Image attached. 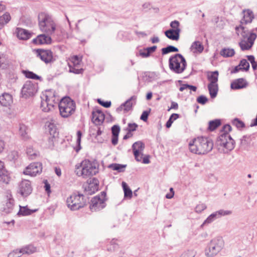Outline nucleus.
Wrapping results in <instances>:
<instances>
[{"label": "nucleus", "instance_id": "nucleus-35", "mask_svg": "<svg viewBox=\"0 0 257 257\" xmlns=\"http://www.w3.org/2000/svg\"><path fill=\"white\" fill-rule=\"evenodd\" d=\"M11 19V16L8 13H6L3 16L0 17V30L10 21Z\"/></svg>", "mask_w": 257, "mask_h": 257}, {"label": "nucleus", "instance_id": "nucleus-5", "mask_svg": "<svg viewBox=\"0 0 257 257\" xmlns=\"http://www.w3.org/2000/svg\"><path fill=\"white\" fill-rule=\"evenodd\" d=\"M59 109L60 115L63 118H67L74 113L75 103L69 97H64L59 103Z\"/></svg>", "mask_w": 257, "mask_h": 257}, {"label": "nucleus", "instance_id": "nucleus-39", "mask_svg": "<svg viewBox=\"0 0 257 257\" xmlns=\"http://www.w3.org/2000/svg\"><path fill=\"white\" fill-rule=\"evenodd\" d=\"M122 186L124 191V197L131 198L133 194L132 191L127 186V184L124 182H122Z\"/></svg>", "mask_w": 257, "mask_h": 257}, {"label": "nucleus", "instance_id": "nucleus-4", "mask_svg": "<svg viewBox=\"0 0 257 257\" xmlns=\"http://www.w3.org/2000/svg\"><path fill=\"white\" fill-rule=\"evenodd\" d=\"M234 141L227 133L220 135L216 142L218 151L222 153H228L234 148Z\"/></svg>", "mask_w": 257, "mask_h": 257}, {"label": "nucleus", "instance_id": "nucleus-56", "mask_svg": "<svg viewBox=\"0 0 257 257\" xmlns=\"http://www.w3.org/2000/svg\"><path fill=\"white\" fill-rule=\"evenodd\" d=\"M206 208V206L204 203L198 204L195 207V211L197 213H201Z\"/></svg>", "mask_w": 257, "mask_h": 257}, {"label": "nucleus", "instance_id": "nucleus-52", "mask_svg": "<svg viewBox=\"0 0 257 257\" xmlns=\"http://www.w3.org/2000/svg\"><path fill=\"white\" fill-rule=\"evenodd\" d=\"M232 124L236 126L237 128H242L244 126V123L238 118L234 119L232 121Z\"/></svg>", "mask_w": 257, "mask_h": 257}, {"label": "nucleus", "instance_id": "nucleus-53", "mask_svg": "<svg viewBox=\"0 0 257 257\" xmlns=\"http://www.w3.org/2000/svg\"><path fill=\"white\" fill-rule=\"evenodd\" d=\"M22 255L21 250L16 249L10 252L8 257H20Z\"/></svg>", "mask_w": 257, "mask_h": 257}, {"label": "nucleus", "instance_id": "nucleus-23", "mask_svg": "<svg viewBox=\"0 0 257 257\" xmlns=\"http://www.w3.org/2000/svg\"><path fill=\"white\" fill-rule=\"evenodd\" d=\"M13 103V98L9 93H4L0 96V104L6 107L11 105Z\"/></svg>", "mask_w": 257, "mask_h": 257}, {"label": "nucleus", "instance_id": "nucleus-34", "mask_svg": "<svg viewBox=\"0 0 257 257\" xmlns=\"http://www.w3.org/2000/svg\"><path fill=\"white\" fill-rule=\"evenodd\" d=\"M235 31L236 33L238 36L240 35L242 37V38L244 39L246 38V37H247V36H248L249 34V33H248L245 31L244 27H243L241 25L236 26L235 27Z\"/></svg>", "mask_w": 257, "mask_h": 257}, {"label": "nucleus", "instance_id": "nucleus-33", "mask_svg": "<svg viewBox=\"0 0 257 257\" xmlns=\"http://www.w3.org/2000/svg\"><path fill=\"white\" fill-rule=\"evenodd\" d=\"M22 254H31L35 252L36 250V247L32 245H28L20 249Z\"/></svg>", "mask_w": 257, "mask_h": 257}, {"label": "nucleus", "instance_id": "nucleus-1", "mask_svg": "<svg viewBox=\"0 0 257 257\" xmlns=\"http://www.w3.org/2000/svg\"><path fill=\"white\" fill-rule=\"evenodd\" d=\"M189 147L190 152L192 153L203 155L207 154L212 150L213 143L209 138L200 137L190 142Z\"/></svg>", "mask_w": 257, "mask_h": 257}, {"label": "nucleus", "instance_id": "nucleus-13", "mask_svg": "<svg viewBox=\"0 0 257 257\" xmlns=\"http://www.w3.org/2000/svg\"><path fill=\"white\" fill-rule=\"evenodd\" d=\"M256 38L255 33H250L246 38L243 39L239 43L241 49L243 51L249 50L252 46L254 41Z\"/></svg>", "mask_w": 257, "mask_h": 257}, {"label": "nucleus", "instance_id": "nucleus-27", "mask_svg": "<svg viewBox=\"0 0 257 257\" xmlns=\"http://www.w3.org/2000/svg\"><path fill=\"white\" fill-rule=\"evenodd\" d=\"M204 49L203 46L199 41H195L191 46L190 50L194 53H201Z\"/></svg>", "mask_w": 257, "mask_h": 257}, {"label": "nucleus", "instance_id": "nucleus-36", "mask_svg": "<svg viewBox=\"0 0 257 257\" xmlns=\"http://www.w3.org/2000/svg\"><path fill=\"white\" fill-rule=\"evenodd\" d=\"M218 78V72L217 71L212 72L208 75V79L210 83L209 84H217Z\"/></svg>", "mask_w": 257, "mask_h": 257}, {"label": "nucleus", "instance_id": "nucleus-22", "mask_svg": "<svg viewBox=\"0 0 257 257\" xmlns=\"http://www.w3.org/2000/svg\"><path fill=\"white\" fill-rule=\"evenodd\" d=\"M243 18L240 21L241 24H246L252 22L254 18V15L252 12L249 10H244L243 11Z\"/></svg>", "mask_w": 257, "mask_h": 257}, {"label": "nucleus", "instance_id": "nucleus-26", "mask_svg": "<svg viewBox=\"0 0 257 257\" xmlns=\"http://www.w3.org/2000/svg\"><path fill=\"white\" fill-rule=\"evenodd\" d=\"M20 209L17 213V215L20 216H27L31 215L32 213L35 212L37 209L31 210L29 209L27 206H21L19 205Z\"/></svg>", "mask_w": 257, "mask_h": 257}, {"label": "nucleus", "instance_id": "nucleus-54", "mask_svg": "<svg viewBox=\"0 0 257 257\" xmlns=\"http://www.w3.org/2000/svg\"><path fill=\"white\" fill-rule=\"evenodd\" d=\"M182 254L184 257H195L196 253L194 250L190 249L184 251Z\"/></svg>", "mask_w": 257, "mask_h": 257}, {"label": "nucleus", "instance_id": "nucleus-60", "mask_svg": "<svg viewBox=\"0 0 257 257\" xmlns=\"http://www.w3.org/2000/svg\"><path fill=\"white\" fill-rule=\"evenodd\" d=\"M137 127L138 125L135 123H129L128 124L127 130V131H129L132 133V132L136 131Z\"/></svg>", "mask_w": 257, "mask_h": 257}, {"label": "nucleus", "instance_id": "nucleus-21", "mask_svg": "<svg viewBox=\"0 0 257 257\" xmlns=\"http://www.w3.org/2000/svg\"><path fill=\"white\" fill-rule=\"evenodd\" d=\"M247 85L246 81L243 78H239L233 81L230 85L232 89H239L245 88Z\"/></svg>", "mask_w": 257, "mask_h": 257}, {"label": "nucleus", "instance_id": "nucleus-19", "mask_svg": "<svg viewBox=\"0 0 257 257\" xmlns=\"http://www.w3.org/2000/svg\"><path fill=\"white\" fill-rule=\"evenodd\" d=\"M55 122V119L52 118L51 120L47 121L45 124L46 129L49 132L50 135L52 136L53 138H54L58 134Z\"/></svg>", "mask_w": 257, "mask_h": 257}, {"label": "nucleus", "instance_id": "nucleus-63", "mask_svg": "<svg viewBox=\"0 0 257 257\" xmlns=\"http://www.w3.org/2000/svg\"><path fill=\"white\" fill-rule=\"evenodd\" d=\"M134 155L135 159L137 162H141L142 161L143 158V152H142L141 153H136V154H134Z\"/></svg>", "mask_w": 257, "mask_h": 257}, {"label": "nucleus", "instance_id": "nucleus-48", "mask_svg": "<svg viewBox=\"0 0 257 257\" xmlns=\"http://www.w3.org/2000/svg\"><path fill=\"white\" fill-rule=\"evenodd\" d=\"M7 65V61L4 53H0V67L4 68Z\"/></svg>", "mask_w": 257, "mask_h": 257}, {"label": "nucleus", "instance_id": "nucleus-51", "mask_svg": "<svg viewBox=\"0 0 257 257\" xmlns=\"http://www.w3.org/2000/svg\"><path fill=\"white\" fill-rule=\"evenodd\" d=\"M109 167L113 170H117L119 172H121L122 171V169L125 167V166L118 164H113L109 165Z\"/></svg>", "mask_w": 257, "mask_h": 257}, {"label": "nucleus", "instance_id": "nucleus-14", "mask_svg": "<svg viewBox=\"0 0 257 257\" xmlns=\"http://www.w3.org/2000/svg\"><path fill=\"white\" fill-rule=\"evenodd\" d=\"M32 191L30 182L28 180H23L19 184V192L24 197L29 195Z\"/></svg>", "mask_w": 257, "mask_h": 257}, {"label": "nucleus", "instance_id": "nucleus-42", "mask_svg": "<svg viewBox=\"0 0 257 257\" xmlns=\"http://www.w3.org/2000/svg\"><path fill=\"white\" fill-rule=\"evenodd\" d=\"M218 218L217 215L215 213V212L211 214L203 222L202 225H205L206 224H208L214 221L215 219Z\"/></svg>", "mask_w": 257, "mask_h": 257}, {"label": "nucleus", "instance_id": "nucleus-18", "mask_svg": "<svg viewBox=\"0 0 257 257\" xmlns=\"http://www.w3.org/2000/svg\"><path fill=\"white\" fill-rule=\"evenodd\" d=\"M50 36V35H48L45 33L39 35L36 38L33 40V43L37 45L51 44L52 39Z\"/></svg>", "mask_w": 257, "mask_h": 257}, {"label": "nucleus", "instance_id": "nucleus-41", "mask_svg": "<svg viewBox=\"0 0 257 257\" xmlns=\"http://www.w3.org/2000/svg\"><path fill=\"white\" fill-rule=\"evenodd\" d=\"M178 51V49L173 46L169 45L167 47L162 49V55H165L171 52H176Z\"/></svg>", "mask_w": 257, "mask_h": 257}, {"label": "nucleus", "instance_id": "nucleus-43", "mask_svg": "<svg viewBox=\"0 0 257 257\" xmlns=\"http://www.w3.org/2000/svg\"><path fill=\"white\" fill-rule=\"evenodd\" d=\"M81 58L77 56H73L70 59V64L73 66H79L81 64Z\"/></svg>", "mask_w": 257, "mask_h": 257}, {"label": "nucleus", "instance_id": "nucleus-40", "mask_svg": "<svg viewBox=\"0 0 257 257\" xmlns=\"http://www.w3.org/2000/svg\"><path fill=\"white\" fill-rule=\"evenodd\" d=\"M171 29L170 30L174 31L175 32L180 34L181 29L180 28V23L177 20L173 21L170 23Z\"/></svg>", "mask_w": 257, "mask_h": 257}, {"label": "nucleus", "instance_id": "nucleus-30", "mask_svg": "<svg viewBox=\"0 0 257 257\" xmlns=\"http://www.w3.org/2000/svg\"><path fill=\"white\" fill-rule=\"evenodd\" d=\"M220 55L224 57V58H227V57H231L234 56L235 54V51L233 49L231 48H223L220 51Z\"/></svg>", "mask_w": 257, "mask_h": 257}, {"label": "nucleus", "instance_id": "nucleus-6", "mask_svg": "<svg viewBox=\"0 0 257 257\" xmlns=\"http://www.w3.org/2000/svg\"><path fill=\"white\" fill-rule=\"evenodd\" d=\"M186 65L185 59L181 54H176L169 58L170 69L176 73H182Z\"/></svg>", "mask_w": 257, "mask_h": 257}, {"label": "nucleus", "instance_id": "nucleus-46", "mask_svg": "<svg viewBox=\"0 0 257 257\" xmlns=\"http://www.w3.org/2000/svg\"><path fill=\"white\" fill-rule=\"evenodd\" d=\"M69 67L70 72H72L75 74H80L83 72V69L82 68H79V66H73L71 64H69Z\"/></svg>", "mask_w": 257, "mask_h": 257}, {"label": "nucleus", "instance_id": "nucleus-45", "mask_svg": "<svg viewBox=\"0 0 257 257\" xmlns=\"http://www.w3.org/2000/svg\"><path fill=\"white\" fill-rule=\"evenodd\" d=\"M179 114L177 113H173L170 117L168 120L167 121L166 126L167 128L171 127L173 122L179 118Z\"/></svg>", "mask_w": 257, "mask_h": 257}, {"label": "nucleus", "instance_id": "nucleus-12", "mask_svg": "<svg viewBox=\"0 0 257 257\" xmlns=\"http://www.w3.org/2000/svg\"><path fill=\"white\" fill-rule=\"evenodd\" d=\"M42 171V165L40 162H35L30 164L26 168L24 173L31 176H36L39 174Z\"/></svg>", "mask_w": 257, "mask_h": 257}, {"label": "nucleus", "instance_id": "nucleus-59", "mask_svg": "<svg viewBox=\"0 0 257 257\" xmlns=\"http://www.w3.org/2000/svg\"><path fill=\"white\" fill-rule=\"evenodd\" d=\"M139 53L140 56L144 58L148 57L150 55V54L146 48L142 50H141L139 51Z\"/></svg>", "mask_w": 257, "mask_h": 257}, {"label": "nucleus", "instance_id": "nucleus-57", "mask_svg": "<svg viewBox=\"0 0 257 257\" xmlns=\"http://www.w3.org/2000/svg\"><path fill=\"white\" fill-rule=\"evenodd\" d=\"M112 134L113 136H118L120 131V127L117 125H114L111 127Z\"/></svg>", "mask_w": 257, "mask_h": 257}, {"label": "nucleus", "instance_id": "nucleus-32", "mask_svg": "<svg viewBox=\"0 0 257 257\" xmlns=\"http://www.w3.org/2000/svg\"><path fill=\"white\" fill-rule=\"evenodd\" d=\"M19 134L20 136L22 137V138L24 140H26L29 138V136L28 134V129L27 127L23 124H20Z\"/></svg>", "mask_w": 257, "mask_h": 257}, {"label": "nucleus", "instance_id": "nucleus-62", "mask_svg": "<svg viewBox=\"0 0 257 257\" xmlns=\"http://www.w3.org/2000/svg\"><path fill=\"white\" fill-rule=\"evenodd\" d=\"M9 159L12 160H16L18 157V153L16 151H13L9 156Z\"/></svg>", "mask_w": 257, "mask_h": 257}, {"label": "nucleus", "instance_id": "nucleus-44", "mask_svg": "<svg viewBox=\"0 0 257 257\" xmlns=\"http://www.w3.org/2000/svg\"><path fill=\"white\" fill-rule=\"evenodd\" d=\"M220 121L219 120H214L209 121L208 129L211 131H214L218 126L220 125Z\"/></svg>", "mask_w": 257, "mask_h": 257}, {"label": "nucleus", "instance_id": "nucleus-38", "mask_svg": "<svg viewBox=\"0 0 257 257\" xmlns=\"http://www.w3.org/2000/svg\"><path fill=\"white\" fill-rule=\"evenodd\" d=\"M26 153L29 158L31 160L35 159L38 155V153L31 147L27 148Z\"/></svg>", "mask_w": 257, "mask_h": 257}, {"label": "nucleus", "instance_id": "nucleus-24", "mask_svg": "<svg viewBox=\"0 0 257 257\" xmlns=\"http://www.w3.org/2000/svg\"><path fill=\"white\" fill-rule=\"evenodd\" d=\"M16 33L18 38L20 40H26L31 37V34L28 31L22 28H17Z\"/></svg>", "mask_w": 257, "mask_h": 257}, {"label": "nucleus", "instance_id": "nucleus-17", "mask_svg": "<svg viewBox=\"0 0 257 257\" xmlns=\"http://www.w3.org/2000/svg\"><path fill=\"white\" fill-rule=\"evenodd\" d=\"M14 205V200L10 194L7 196V198L3 201L2 209L5 213H10L13 210Z\"/></svg>", "mask_w": 257, "mask_h": 257}, {"label": "nucleus", "instance_id": "nucleus-58", "mask_svg": "<svg viewBox=\"0 0 257 257\" xmlns=\"http://www.w3.org/2000/svg\"><path fill=\"white\" fill-rule=\"evenodd\" d=\"M207 101H208L207 98L204 95L199 96L197 98V101L199 103L201 104H205L207 102Z\"/></svg>", "mask_w": 257, "mask_h": 257}, {"label": "nucleus", "instance_id": "nucleus-2", "mask_svg": "<svg viewBox=\"0 0 257 257\" xmlns=\"http://www.w3.org/2000/svg\"><path fill=\"white\" fill-rule=\"evenodd\" d=\"M75 172L78 176L87 178L98 172V166L96 162L86 159L75 166Z\"/></svg>", "mask_w": 257, "mask_h": 257}, {"label": "nucleus", "instance_id": "nucleus-16", "mask_svg": "<svg viewBox=\"0 0 257 257\" xmlns=\"http://www.w3.org/2000/svg\"><path fill=\"white\" fill-rule=\"evenodd\" d=\"M137 99L136 96H132L130 98L127 100L124 103L121 104L116 109V111L118 113L123 111L124 113H126L132 109L133 105L136 103Z\"/></svg>", "mask_w": 257, "mask_h": 257}, {"label": "nucleus", "instance_id": "nucleus-47", "mask_svg": "<svg viewBox=\"0 0 257 257\" xmlns=\"http://www.w3.org/2000/svg\"><path fill=\"white\" fill-rule=\"evenodd\" d=\"M215 213L218 218L222 216L229 215L231 214L232 211L231 210H224L223 209H220L218 211H215Z\"/></svg>", "mask_w": 257, "mask_h": 257}, {"label": "nucleus", "instance_id": "nucleus-9", "mask_svg": "<svg viewBox=\"0 0 257 257\" xmlns=\"http://www.w3.org/2000/svg\"><path fill=\"white\" fill-rule=\"evenodd\" d=\"M66 203L71 210H76L83 207L85 204L82 194L73 193L67 199Z\"/></svg>", "mask_w": 257, "mask_h": 257}, {"label": "nucleus", "instance_id": "nucleus-7", "mask_svg": "<svg viewBox=\"0 0 257 257\" xmlns=\"http://www.w3.org/2000/svg\"><path fill=\"white\" fill-rule=\"evenodd\" d=\"M41 108L44 112H49L53 110L55 103L54 93L51 90L46 91L41 97Z\"/></svg>", "mask_w": 257, "mask_h": 257}, {"label": "nucleus", "instance_id": "nucleus-64", "mask_svg": "<svg viewBox=\"0 0 257 257\" xmlns=\"http://www.w3.org/2000/svg\"><path fill=\"white\" fill-rule=\"evenodd\" d=\"M148 115H149V112H148L147 111H144L142 113L140 118L142 120H144V121H146L148 119Z\"/></svg>", "mask_w": 257, "mask_h": 257}, {"label": "nucleus", "instance_id": "nucleus-25", "mask_svg": "<svg viewBox=\"0 0 257 257\" xmlns=\"http://www.w3.org/2000/svg\"><path fill=\"white\" fill-rule=\"evenodd\" d=\"M98 189V183L97 179L94 178L92 182L88 184L86 191L89 194H94Z\"/></svg>", "mask_w": 257, "mask_h": 257}, {"label": "nucleus", "instance_id": "nucleus-61", "mask_svg": "<svg viewBox=\"0 0 257 257\" xmlns=\"http://www.w3.org/2000/svg\"><path fill=\"white\" fill-rule=\"evenodd\" d=\"M98 103L101 105L102 106L108 108L111 105V102L110 101H102L101 99H98Z\"/></svg>", "mask_w": 257, "mask_h": 257}, {"label": "nucleus", "instance_id": "nucleus-3", "mask_svg": "<svg viewBox=\"0 0 257 257\" xmlns=\"http://www.w3.org/2000/svg\"><path fill=\"white\" fill-rule=\"evenodd\" d=\"M40 30L48 35H52L56 30L57 25L52 17L45 12H41L38 16Z\"/></svg>", "mask_w": 257, "mask_h": 257}, {"label": "nucleus", "instance_id": "nucleus-37", "mask_svg": "<svg viewBox=\"0 0 257 257\" xmlns=\"http://www.w3.org/2000/svg\"><path fill=\"white\" fill-rule=\"evenodd\" d=\"M10 180V177L8 172L4 169L2 173H0V182L8 184Z\"/></svg>", "mask_w": 257, "mask_h": 257}, {"label": "nucleus", "instance_id": "nucleus-49", "mask_svg": "<svg viewBox=\"0 0 257 257\" xmlns=\"http://www.w3.org/2000/svg\"><path fill=\"white\" fill-rule=\"evenodd\" d=\"M25 76L28 78L33 79L39 80L41 79V77L39 76L37 74H35L33 72L31 71H25Z\"/></svg>", "mask_w": 257, "mask_h": 257}, {"label": "nucleus", "instance_id": "nucleus-11", "mask_svg": "<svg viewBox=\"0 0 257 257\" xmlns=\"http://www.w3.org/2000/svg\"><path fill=\"white\" fill-rule=\"evenodd\" d=\"M37 91L36 86L30 81H27L22 89L23 97L27 98L33 96Z\"/></svg>", "mask_w": 257, "mask_h": 257}, {"label": "nucleus", "instance_id": "nucleus-31", "mask_svg": "<svg viewBox=\"0 0 257 257\" xmlns=\"http://www.w3.org/2000/svg\"><path fill=\"white\" fill-rule=\"evenodd\" d=\"M166 36L170 40L178 41L179 39L180 34L175 32L173 30H168L165 31Z\"/></svg>", "mask_w": 257, "mask_h": 257}, {"label": "nucleus", "instance_id": "nucleus-50", "mask_svg": "<svg viewBox=\"0 0 257 257\" xmlns=\"http://www.w3.org/2000/svg\"><path fill=\"white\" fill-rule=\"evenodd\" d=\"M239 65L240 67L242 69V70L247 71L249 68V64L245 59L241 60Z\"/></svg>", "mask_w": 257, "mask_h": 257}, {"label": "nucleus", "instance_id": "nucleus-8", "mask_svg": "<svg viewBox=\"0 0 257 257\" xmlns=\"http://www.w3.org/2000/svg\"><path fill=\"white\" fill-rule=\"evenodd\" d=\"M223 239L217 237L212 239L205 250V255L207 257H213L220 252L224 246Z\"/></svg>", "mask_w": 257, "mask_h": 257}, {"label": "nucleus", "instance_id": "nucleus-28", "mask_svg": "<svg viewBox=\"0 0 257 257\" xmlns=\"http://www.w3.org/2000/svg\"><path fill=\"white\" fill-rule=\"evenodd\" d=\"M145 148V145L141 141L135 142L132 146L133 153H141Z\"/></svg>", "mask_w": 257, "mask_h": 257}, {"label": "nucleus", "instance_id": "nucleus-15", "mask_svg": "<svg viewBox=\"0 0 257 257\" xmlns=\"http://www.w3.org/2000/svg\"><path fill=\"white\" fill-rule=\"evenodd\" d=\"M35 53L37 56L39 57L46 63H48L52 61L53 53L51 50L37 49L35 50Z\"/></svg>", "mask_w": 257, "mask_h": 257}, {"label": "nucleus", "instance_id": "nucleus-20", "mask_svg": "<svg viewBox=\"0 0 257 257\" xmlns=\"http://www.w3.org/2000/svg\"><path fill=\"white\" fill-rule=\"evenodd\" d=\"M92 120L96 125H99L104 119V115L100 110L93 111Z\"/></svg>", "mask_w": 257, "mask_h": 257}, {"label": "nucleus", "instance_id": "nucleus-10", "mask_svg": "<svg viewBox=\"0 0 257 257\" xmlns=\"http://www.w3.org/2000/svg\"><path fill=\"white\" fill-rule=\"evenodd\" d=\"M105 195L106 193L102 192L100 196H96L91 199L89 208L92 211H98L105 207Z\"/></svg>", "mask_w": 257, "mask_h": 257}, {"label": "nucleus", "instance_id": "nucleus-55", "mask_svg": "<svg viewBox=\"0 0 257 257\" xmlns=\"http://www.w3.org/2000/svg\"><path fill=\"white\" fill-rule=\"evenodd\" d=\"M81 136H82V133H81V131H77L76 143H77V144L78 145V148L76 149V152H78L81 149L80 143H81Z\"/></svg>", "mask_w": 257, "mask_h": 257}, {"label": "nucleus", "instance_id": "nucleus-29", "mask_svg": "<svg viewBox=\"0 0 257 257\" xmlns=\"http://www.w3.org/2000/svg\"><path fill=\"white\" fill-rule=\"evenodd\" d=\"M208 88L210 97L212 98H215L218 91V84H208Z\"/></svg>", "mask_w": 257, "mask_h": 257}]
</instances>
